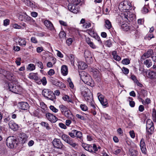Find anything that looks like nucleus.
Returning a JSON list of instances; mask_svg holds the SVG:
<instances>
[{
	"label": "nucleus",
	"mask_w": 156,
	"mask_h": 156,
	"mask_svg": "<svg viewBox=\"0 0 156 156\" xmlns=\"http://www.w3.org/2000/svg\"><path fill=\"white\" fill-rule=\"evenodd\" d=\"M81 79L85 84L93 87L94 86V83L90 76L85 71L79 73Z\"/></svg>",
	"instance_id": "obj_1"
},
{
	"label": "nucleus",
	"mask_w": 156,
	"mask_h": 156,
	"mask_svg": "<svg viewBox=\"0 0 156 156\" xmlns=\"http://www.w3.org/2000/svg\"><path fill=\"white\" fill-rule=\"evenodd\" d=\"M80 89L81 94L84 97L86 101H89L92 100V94L89 89L86 87L82 86Z\"/></svg>",
	"instance_id": "obj_2"
},
{
	"label": "nucleus",
	"mask_w": 156,
	"mask_h": 156,
	"mask_svg": "<svg viewBox=\"0 0 156 156\" xmlns=\"http://www.w3.org/2000/svg\"><path fill=\"white\" fill-rule=\"evenodd\" d=\"M72 4L68 5V8L69 11L72 12L76 14L79 12V8L75 6L80 2V0H70Z\"/></svg>",
	"instance_id": "obj_3"
},
{
	"label": "nucleus",
	"mask_w": 156,
	"mask_h": 156,
	"mask_svg": "<svg viewBox=\"0 0 156 156\" xmlns=\"http://www.w3.org/2000/svg\"><path fill=\"white\" fill-rule=\"evenodd\" d=\"M154 130V123L149 119L147 120L146 125V136L151 135L153 133Z\"/></svg>",
	"instance_id": "obj_4"
},
{
	"label": "nucleus",
	"mask_w": 156,
	"mask_h": 156,
	"mask_svg": "<svg viewBox=\"0 0 156 156\" xmlns=\"http://www.w3.org/2000/svg\"><path fill=\"white\" fill-rule=\"evenodd\" d=\"M17 143L16 138L14 136H10L8 137L6 141L7 146L11 148L16 147Z\"/></svg>",
	"instance_id": "obj_5"
},
{
	"label": "nucleus",
	"mask_w": 156,
	"mask_h": 156,
	"mask_svg": "<svg viewBox=\"0 0 156 156\" xmlns=\"http://www.w3.org/2000/svg\"><path fill=\"white\" fill-rule=\"evenodd\" d=\"M42 94L46 98L52 101H54L55 99V96L54 93L48 89H44L42 91Z\"/></svg>",
	"instance_id": "obj_6"
},
{
	"label": "nucleus",
	"mask_w": 156,
	"mask_h": 156,
	"mask_svg": "<svg viewBox=\"0 0 156 156\" xmlns=\"http://www.w3.org/2000/svg\"><path fill=\"white\" fill-rule=\"evenodd\" d=\"M62 138L64 141L69 144L73 147H75L77 145L76 144L73 143L72 139L66 135L63 134L62 136Z\"/></svg>",
	"instance_id": "obj_7"
},
{
	"label": "nucleus",
	"mask_w": 156,
	"mask_h": 156,
	"mask_svg": "<svg viewBox=\"0 0 156 156\" xmlns=\"http://www.w3.org/2000/svg\"><path fill=\"white\" fill-rule=\"evenodd\" d=\"M54 147L56 148L61 149L65 147L61 140L57 138H55L52 142Z\"/></svg>",
	"instance_id": "obj_8"
},
{
	"label": "nucleus",
	"mask_w": 156,
	"mask_h": 156,
	"mask_svg": "<svg viewBox=\"0 0 156 156\" xmlns=\"http://www.w3.org/2000/svg\"><path fill=\"white\" fill-rule=\"evenodd\" d=\"M47 119L52 123H55L58 120V119L52 114L48 113L45 115Z\"/></svg>",
	"instance_id": "obj_9"
},
{
	"label": "nucleus",
	"mask_w": 156,
	"mask_h": 156,
	"mask_svg": "<svg viewBox=\"0 0 156 156\" xmlns=\"http://www.w3.org/2000/svg\"><path fill=\"white\" fill-rule=\"evenodd\" d=\"M98 99L101 104L105 107L108 106L107 100L102 94L99 95L98 97Z\"/></svg>",
	"instance_id": "obj_10"
},
{
	"label": "nucleus",
	"mask_w": 156,
	"mask_h": 156,
	"mask_svg": "<svg viewBox=\"0 0 156 156\" xmlns=\"http://www.w3.org/2000/svg\"><path fill=\"white\" fill-rule=\"evenodd\" d=\"M9 125L10 128L14 131H17L20 127V125L12 121L9 122Z\"/></svg>",
	"instance_id": "obj_11"
},
{
	"label": "nucleus",
	"mask_w": 156,
	"mask_h": 156,
	"mask_svg": "<svg viewBox=\"0 0 156 156\" xmlns=\"http://www.w3.org/2000/svg\"><path fill=\"white\" fill-rule=\"evenodd\" d=\"M140 146L142 153L145 154H146L147 151L146 145L144 140L143 138L141 139L140 141Z\"/></svg>",
	"instance_id": "obj_12"
},
{
	"label": "nucleus",
	"mask_w": 156,
	"mask_h": 156,
	"mask_svg": "<svg viewBox=\"0 0 156 156\" xmlns=\"http://www.w3.org/2000/svg\"><path fill=\"white\" fill-rule=\"evenodd\" d=\"M18 106L20 108L23 110H27L29 108V104L25 102H21L19 103Z\"/></svg>",
	"instance_id": "obj_13"
},
{
	"label": "nucleus",
	"mask_w": 156,
	"mask_h": 156,
	"mask_svg": "<svg viewBox=\"0 0 156 156\" xmlns=\"http://www.w3.org/2000/svg\"><path fill=\"white\" fill-rule=\"evenodd\" d=\"M9 89L12 92L16 94H18L20 93V88L19 86L16 85L9 86Z\"/></svg>",
	"instance_id": "obj_14"
},
{
	"label": "nucleus",
	"mask_w": 156,
	"mask_h": 156,
	"mask_svg": "<svg viewBox=\"0 0 156 156\" xmlns=\"http://www.w3.org/2000/svg\"><path fill=\"white\" fill-rule=\"evenodd\" d=\"M28 137L26 134L24 133H21L19 135V139L24 143L27 141Z\"/></svg>",
	"instance_id": "obj_15"
},
{
	"label": "nucleus",
	"mask_w": 156,
	"mask_h": 156,
	"mask_svg": "<svg viewBox=\"0 0 156 156\" xmlns=\"http://www.w3.org/2000/svg\"><path fill=\"white\" fill-rule=\"evenodd\" d=\"M44 23L46 27L49 29L53 30L54 29V27L52 23L49 21L46 20L44 21Z\"/></svg>",
	"instance_id": "obj_16"
},
{
	"label": "nucleus",
	"mask_w": 156,
	"mask_h": 156,
	"mask_svg": "<svg viewBox=\"0 0 156 156\" xmlns=\"http://www.w3.org/2000/svg\"><path fill=\"white\" fill-rule=\"evenodd\" d=\"M84 56L86 61L88 62L89 60L91 61L92 59V57L90 52L88 50H85L84 52Z\"/></svg>",
	"instance_id": "obj_17"
},
{
	"label": "nucleus",
	"mask_w": 156,
	"mask_h": 156,
	"mask_svg": "<svg viewBox=\"0 0 156 156\" xmlns=\"http://www.w3.org/2000/svg\"><path fill=\"white\" fill-rule=\"evenodd\" d=\"M85 40L86 43L89 45V46L93 49L96 48V46L91 41L90 39L88 37H86Z\"/></svg>",
	"instance_id": "obj_18"
},
{
	"label": "nucleus",
	"mask_w": 156,
	"mask_h": 156,
	"mask_svg": "<svg viewBox=\"0 0 156 156\" xmlns=\"http://www.w3.org/2000/svg\"><path fill=\"white\" fill-rule=\"evenodd\" d=\"M153 53V51L152 49L149 50L146 53H145L141 57V59H144V58H149L151 56Z\"/></svg>",
	"instance_id": "obj_19"
},
{
	"label": "nucleus",
	"mask_w": 156,
	"mask_h": 156,
	"mask_svg": "<svg viewBox=\"0 0 156 156\" xmlns=\"http://www.w3.org/2000/svg\"><path fill=\"white\" fill-rule=\"evenodd\" d=\"M29 77L30 79L34 80L37 83L39 80V77L37 76V73H30L29 76Z\"/></svg>",
	"instance_id": "obj_20"
},
{
	"label": "nucleus",
	"mask_w": 156,
	"mask_h": 156,
	"mask_svg": "<svg viewBox=\"0 0 156 156\" xmlns=\"http://www.w3.org/2000/svg\"><path fill=\"white\" fill-rule=\"evenodd\" d=\"M61 72L63 75L66 76L68 73V69L67 66L65 65H63L61 68Z\"/></svg>",
	"instance_id": "obj_21"
},
{
	"label": "nucleus",
	"mask_w": 156,
	"mask_h": 156,
	"mask_svg": "<svg viewBox=\"0 0 156 156\" xmlns=\"http://www.w3.org/2000/svg\"><path fill=\"white\" fill-rule=\"evenodd\" d=\"M82 146L86 150L90 152H93L92 147L90 145L83 144Z\"/></svg>",
	"instance_id": "obj_22"
},
{
	"label": "nucleus",
	"mask_w": 156,
	"mask_h": 156,
	"mask_svg": "<svg viewBox=\"0 0 156 156\" xmlns=\"http://www.w3.org/2000/svg\"><path fill=\"white\" fill-rule=\"evenodd\" d=\"M148 77L151 80L156 79V72L151 71L148 73Z\"/></svg>",
	"instance_id": "obj_23"
},
{
	"label": "nucleus",
	"mask_w": 156,
	"mask_h": 156,
	"mask_svg": "<svg viewBox=\"0 0 156 156\" xmlns=\"http://www.w3.org/2000/svg\"><path fill=\"white\" fill-rule=\"evenodd\" d=\"M93 76L95 79H97L98 80H100L101 76L99 71L97 69L94 70L93 71Z\"/></svg>",
	"instance_id": "obj_24"
},
{
	"label": "nucleus",
	"mask_w": 156,
	"mask_h": 156,
	"mask_svg": "<svg viewBox=\"0 0 156 156\" xmlns=\"http://www.w3.org/2000/svg\"><path fill=\"white\" fill-rule=\"evenodd\" d=\"M87 65L84 62H79L78 68L81 70H84L87 67Z\"/></svg>",
	"instance_id": "obj_25"
},
{
	"label": "nucleus",
	"mask_w": 156,
	"mask_h": 156,
	"mask_svg": "<svg viewBox=\"0 0 156 156\" xmlns=\"http://www.w3.org/2000/svg\"><path fill=\"white\" fill-rule=\"evenodd\" d=\"M18 42L19 45L22 47H24L26 45V41L24 39H22L21 38L18 39Z\"/></svg>",
	"instance_id": "obj_26"
},
{
	"label": "nucleus",
	"mask_w": 156,
	"mask_h": 156,
	"mask_svg": "<svg viewBox=\"0 0 156 156\" xmlns=\"http://www.w3.org/2000/svg\"><path fill=\"white\" fill-rule=\"evenodd\" d=\"M40 124L42 127L46 128L48 130H49L51 129V128L49 126L48 123L47 122H42Z\"/></svg>",
	"instance_id": "obj_27"
},
{
	"label": "nucleus",
	"mask_w": 156,
	"mask_h": 156,
	"mask_svg": "<svg viewBox=\"0 0 156 156\" xmlns=\"http://www.w3.org/2000/svg\"><path fill=\"white\" fill-rule=\"evenodd\" d=\"M59 107L62 114L64 113L65 112L68 110L69 109L67 107L62 104L60 105Z\"/></svg>",
	"instance_id": "obj_28"
},
{
	"label": "nucleus",
	"mask_w": 156,
	"mask_h": 156,
	"mask_svg": "<svg viewBox=\"0 0 156 156\" xmlns=\"http://www.w3.org/2000/svg\"><path fill=\"white\" fill-rule=\"evenodd\" d=\"M22 1L25 3L27 5L30 6L31 8L34 7L33 3L31 2L29 0H22Z\"/></svg>",
	"instance_id": "obj_29"
},
{
	"label": "nucleus",
	"mask_w": 156,
	"mask_h": 156,
	"mask_svg": "<svg viewBox=\"0 0 156 156\" xmlns=\"http://www.w3.org/2000/svg\"><path fill=\"white\" fill-rule=\"evenodd\" d=\"M130 13L129 11L128 12H124L123 13V16H124V18L125 19V20L126 21L127 20L130 21L129 19V16H130Z\"/></svg>",
	"instance_id": "obj_30"
},
{
	"label": "nucleus",
	"mask_w": 156,
	"mask_h": 156,
	"mask_svg": "<svg viewBox=\"0 0 156 156\" xmlns=\"http://www.w3.org/2000/svg\"><path fill=\"white\" fill-rule=\"evenodd\" d=\"M42 83V84L44 85H45L47 83V80L46 78L45 77H43L42 79H40L39 78V80L38 82H37V83L38 84H40Z\"/></svg>",
	"instance_id": "obj_31"
},
{
	"label": "nucleus",
	"mask_w": 156,
	"mask_h": 156,
	"mask_svg": "<svg viewBox=\"0 0 156 156\" xmlns=\"http://www.w3.org/2000/svg\"><path fill=\"white\" fill-rule=\"evenodd\" d=\"M105 26L108 29H110L112 27V25L111 22L108 20H106L105 21Z\"/></svg>",
	"instance_id": "obj_32"
},
{
	"label": "nucleus",
	"mask_w": 156,
	"mask_h": 156,
	"mask_svg": "<svg viewBox=\"0 0 156 156\" xmlns=\"http://www.w3.org/2000/svg\"><path fill=\"white\" fill-rule=\"evenodd\" d=\"M144 64L146 65L147 67H150L152 64L151 60L150 59H147L144 62Z\"/></svg>",
	"instance_id": "obj_33"
},
{
	"label": "nucleus",
	"mask_w": 156,
	"mask_h": 156,
	"mask_svg": "<svg viewBox=\"0 0 156 156\" xmlns=\"http://www.w3.org/2000/svg\"><path fill=\"white\" fill-rule=\"evenodd\" d=\"M62 98L64 101H66L68 102H71L72 103H73V102L72 101L71 98L67 95H65L64 97H63Z\"/></svg>",
	"instance_id": "obj_34"
},
{
	"label": "nucleus",
	"mask_w": 156,
	"mask_h": 156,
	"mask_svg": "<svg viewBox=\"0 0 156 156\" xmlns=\"http://www.w3.org/2000/svg\"><path fill=\"white\" fill-rule=\"evenodd\" d=\"M35 69V66L33 64H30L28 65L27 69L28 70L33 71Z\"/></svg>",
	"instance_id": "obj_35"
},
{
	"label": "nucleus",
	"mask_w": 156,
	"mask_h": 156,
	"mask_svg": "<svg viewBox=\"0 0 156 156\" xmlns=\"http://www.w3.org/2000/svg\"><path fill=\"white\" fill-rule=\"evenodd\" d=\"M75 136L78 138L81 139L82 137V132L80 131H78L76 130L75 132Z\"/></svg>",
	"instance_id": "obj_36"
},
{
	"label": "nucleus",
	"mask_w": 156,
	"mask_h": 156,
	"mask_svg": "<svg viewBox=\"0 0 156 156\" xmlns=\"http://www.w3.org/2000/svg\"><path fill=\"white\" fill-rule=\"evenodd\" d=\"M60 38L62 40L64 39H65L66 37V34L64 31H61L59 34Z\"/></svg>",
	"instance_id": "obj_37"
},
{
	"label": "nucleus",
	"mask_w": 156,
	"mask_h": 156,
	"mask_svg": "<svg viewBox=\"0 0 156 156\" xmlns=\"http://www.w3.org/2000/svg\"><path fill=\"white\" fill-rule=\"evenodd\" d=\"M121 28L125 31H127L129 29V26L127 24L125 23L122 24L121 25Z\"/></svg>",
	"instance_id": "obj_38"
},
{
	"label": "nucleus",
	"mask_w": 156,
	"mask_h": 156,
	"mask_svg": "<svg viewBox=\"0 0 156 156\" xmlns=\"http://www.w3.org/2000/svg\"><path fill=\"white\" fill-rule=\"evenodd\" d=\"M154 37V36L152 34H148L145 36L144 38L145 40H150Z\"/></svg>",
	"instance_id": "obj_39"
},
{
	"label": "nucleus",
	"mask_w": 156,
	"mask_h": 156,
	"mask_svg": "<svg viewBox=\"0 0 156 156\" xmlns=\"http://www.w3.org/2000/svg\"><path fill=\"white\" fill-rule=\"evenodd\" d=\"M62 114L64 115L67 118H69L71 115V113L70 110L69 109H68V110L66 111V112H65L64 113H63Z\"/></svg>",
	"instance_id": "obj_40"
},
{
	"label": "nucleus",
	"mask_w": 156,
	"mask_h": 156,
	"mask_svg": "<svg viewBox=\"0 0 156 156\" xmlns=\"http://www.w3.org/2000/svg\"><path fill=\"white\" fill-rule=\"evenodd\" d=\"M91 26V23L89 22L85 23L83 25V27L84 29L89 28Z\"/></svg>",
	"instance_id": "obj_41"
},
{
	"label": "nucleus",
	"mask_w": 156,
	"mask_h": 156,
	"mask_svg": "<svg viewBox=\"0 0 156 156\" xmlns=\"http://www.w3.org/2000/svg\"><path fill=\"white\" fill-rule=\"evenodd\" d=\"M130 61L128 58H125L123 59L122 61V63L125 65H128L130 63Z\"/></svg>",
	"instance_id": "obj_42"
},
{
	"label": "nucleus",
	"mask_w": 156,
	"mask_h": 156,
	"mask_svg": "<svg viewBox=\"0 0 156 156\" xmlns=\"http://www.w3.org/2000/svg\"><path fill=\"white\" fill-rule=\"evenodd\" d=\"M153 120L154 122H156V111L155 110H153L152 113Z\"/></svg>",
	"instance_id": "obj_43"
},
{
	"label": "nucleus",
	"mask_w": 156,
	"mask_h": 156,
	"mask_svg": "<svg viewBox=\"0 0 156 156\" xmlns=\"http://www.w3.org/2000/svg\"><path fill=\"white\" fill-rule=\"evenodd\" d=\"M36 65L41 69H43L44 66L42 63L40 61H37L36 62Z\"/></svg>",
	"instance_id": "obj_44"
},
{
	"label": "nucleus",
	"mask_w": 156,
	"mask_h": 156,
	"mask_svg": "<svg viewBox=\"0 0 156 156\" xmlns=\"http://www.w3.org/2000/svg\"><path fill=\"white\" fill-rule=\"evenodd\" d=\"M80 107L81 110L83 111H87L88 109L87 107L85 105L81 104Z\"/></svg>",
	"instance_id": "obj_45"
},
{
	"label": "nucleus",
	"mask_w": 156,
	"mask_h": 156,
	"mask_svg": "<svg viewBox=\"0 0 156 156\" xmlns=\"http://www.w3.org/2000/svg\"><path fill=\"white\" fill-rule=\"evenodd\" d=\"M76 130H73L71 131V132H69L68 133L69 135L71 137L74 138L75 136V132Z\"/></svg>",
	"instance_id": "obj_46"
},
{
	"label": "nucleus",
	"mask_w": 156,
	"mask_h": 156,
	"mask_svg": "<svg viewBox=\"0 0 156 156\" xmlns=\"http://www.w3.org/2000/svg\"><path fill=\"white\" fill-rule=\"evenodd\" d=\"M49 108L50 109L54 112L56 113L58 111V110L55 108L53 106L51 105Z\"/></svg>",
	"instance_id": "obj_47"
},
{
	"label": "nucleus",
	"mask_w": 156,
	"mask_h": 156,
	"mask_svg": "<svg viewBox=\"0 0 156 156\" xmlns=\"http://www.w3.org/2000/svg\"><path fill=\"white\" fill-rule=\"evenodd\" d=\"M122 71L123 73L125 74H127L129 73V70L127 69L125 67H123L122 69Z\"/></svg>",
	"instance_id": "obj_48"
},
{
	"label": "nucleus",
	"mask_w": 156,
	"mask_h": 156,
	"mask_svg": "<svg viewBox=\"0 0 156 156\" xmlns=\"http://www.w3.org/2000/svg\"><path fill=\"white\" fill-rule=\"evenodd\" d=\"M127 2H122L119 5V8L120 9H121L122 7L126 5V4H127Z\"/></svg>",
	"instance_id": "obj_49"
},
{
	"label": "nucleus",
	"mask_w": 156,
	"mask_h": 156,
	"mask_svg": "<svg viewBox=\"0 0 156 156\" xmlns=\"http://www.w3.org/2000/svg\"><path fill=\"white\" fill-rule=\"evenodd\" d=\"M23 16L24 20L25 21H29L31 20L30 17L27 15H24Z\"/></svg>",
	"instance_id": "obj_50"
},
{
	"label": "nucleus",
	"mask_w": 156,
	"mask_h": 156,
	"mask_svg": "<svg viewBox=\"0 0 156 156\" xmlns=\"http://www.w3.org/2000/svg\"><path fill=\"white\" fill-rule=\"evenodd\" d=\"M55 73V72L54 69H51L48 72V74L50 76H51Z\"/></svg>",
	"instance_id": "obj_51"
},
{
	"label": "nucleus",
	"mask_w": 156,
	"mask_h": 156,
	"mask_svg": "<svg viewBox=\"0 0 156 156\" xmlns=\"http://www.w3.org/2000/svg\"><path fill=\"white\" fill-rule=\"evenodd\" d=\"M10 20L8 19H6L4 20L3 25L5 26H6L9 25Z\"/></svg>",
	"instance_id": "obj_52"
},
{
	"label": "nucleus",
	"mask_w": 156,
	"mask_h": 156,
	"mask_svg": "<svg viewBox=\"0 0 156 156\" xmlns=\"http://www.w3.org/2000/svg\"><path fill=\"white\" fill-rule=\"evenodd\" d=\"M140 93L141 95H143L144 97L146 96L147 94V91L146 90L144 89H142L141 90Z\"/></svg>",
	"instance_id": "obj_53"
},
{
	"label": "nucleus",
	"mask_w": 156,
	"mask_h": 156,
	"mask_svg": "<svg viewBox=\"0 0 156 156\" xmlns=\"http://www.w3.org/2000/svg\"><path fill=\"white\" fill-rule=\"evenodd\" d=\"M73 41L71 38H69L66 41V43L68 46L70 45L72 43Z\"/></svg>",
	"instance_id": "obj_54"
},
{
	"label": "nucleus",
	"mask_w": 156,
	"mask_h": 156,
	"mask_svg": "<svg viewBox=\"0 0 156 156\" xmlns=\"http://www.w3.org/2000/svg\"><path fill=\"white\" fill-rule=\"evenodd\" d=\"M58 87H60L61 88H64L66 87V86L65 84L62 83L61 82H60L59 83H58Z\"/></svg>",
	"instance_id": "obj_55"
},
{
	"label": "nucleus",
	"mask_w": 156,
	"mask_h": 156,
	"mask_svg": "<svg viewBox=\"0 0 156 156\" xmlns=\"http://www.w3.org/2000/svg\"><path fill=\"white\" fill-rule=\"evenodd\" d=\"M127 4H126L125 5H124L123 7H122L121 9L123 10H129L131 9V7H127Z\"/></svg>",
	"instance_id": "obj_56"
},
{
	"label": "nucleus",
	"mask_w": 156,
	"mask_h": 156,
	"mask_svg": "<svg viewBox=\"0 0 156 156\" xmlns=\"http://www.w3.org/2000/svg\"><path fill=\"white\" fill-rule=\"evenodd\" d=\"M31 41L34 43H37V41L36 38L34 37H32L31 38Z\"/></svg>",
	"instance_id": "obj_57"
},
{
	"label": "nucleus",
	"mask_w": 156,
	"mask_h": 156,
	"mask_svg": "<svg viewBox=\"0 0 156 156\" xmlns=\"http://www.w3.org/2000/svg\"><path fill=\"white\" fill-rule=\"evenodd\" d=\"M106 44L108 47H110L112 45L110 40H108L106 41Z\"/></svg>",
	"instance_id": "obj_58"
},
{
	"label": "nucleus",
	"mask_w": 156,
	"mask_h": 156,
	"mask_svg": "<svg viewBox=\"0 0 156 156\" xmlns=\"http://www.w3.org/2000/svg\"><path fill=\"white\" fill-rule=\"evenodd\" d=\"M36 50L38 53H40L43 51V49L42 47H39L37 48Z\"/></svg>",
	"instance_id": "obj_59"
},
{
	"label": "nucleus",
	"mask_w": 156,
	"mask_h": 156,
	"mask_svg": "<svg viewBox=\"0 0 156 156\" xmlns=\"http://www.w3.org/2000/svg\"><path fill=\"white\" fill-rule=\"evenodd\" d=\"M21 58H18L16 60L15 62L18 66H20L21 64L20 61Z\"/></svg>",
	"instance_id": "obj_60"
},
{
	"label": "nucleus",
	"mask_w": 156,
	"mask_h": 156,
	"mask_svg": "<svg viewBox=\"0 0 156 156\" xmlns=\"http://www.w3.org/2000/svg\"><path fill=\"white\" fill-rule=\"evenodd\" d=\"M113 58L115 60L118 61H119L121 59V57L117 55H115L113 57Z\"/></svg>",
	"instance_id": "obj_61"
},
{
	"label": "nucleus",
	"mask_w": 156,
	"mask_h": 156,
	"mask_svg": "<svg viewBox=\"0 0 156 156\" xmlns=\"http://www.w3.org/2000/svg\"><path fill=\"white\" fill-rule=\"evenodd\" d=\"M40 105L41 107L43 109H45L46 108V105L43 102H40Z\"/></svg>",
	"instance_id": "obj_62"
},
{
	"label": "nucleus",
	"mask_w": 156,
	"mask_h": 156,
	"mask_svg": "<svg viewBox=\"0 0 156 156\" xmlns=\"http://www.w3.org/2000/svg\"><path fill=\"white\" fill-rule=\"evenodd\" d=\"M148 12V10L147 8L145 6L144 7L142 10V12L144 13L145 14Z\"/></svg>",
	"instance_id": "obj_63"
},
{
	"label": "nucleus",
	"mask_w": 156,
	"mask_h": 156,
	"mask_svg": "<svg viewBox=\"0 0 156 156\" xmlns=\"http://www.w3.org/2000/svg\"><path fill=\"white\" fill-rule=\"evenodd\" d=\"M59 126L61 128L65 129L66 128V125L63 123H60L58 124Z\"/></svg>",
	"instance_id": "obj_64"
}]
</instances>
